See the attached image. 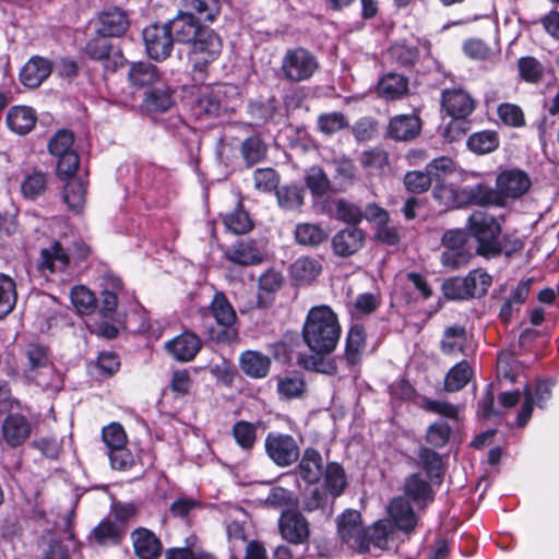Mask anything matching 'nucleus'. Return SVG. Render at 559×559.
<instances>
[{
    "instance_id": "nucleus-53",
    "label": "nucleus",
    "mask_w": 559,
    "mask_h": 559,
    "mask_svg": "<svg viewBox=\"0 0 559 559\" xmlns=\"http://www.w3.org/2000/svg\"><path fill=\"white\" fill-rule=\"evenodd\" d=\"M321 270L322 266L320 262L310 257H301L290 266L294 278L304 283L313 281L321 273Z\"/></svg>"
},
{
    "instance_id": "nucleus-52",
    "label": "nucleus",
    "mask_w": 559,
    "mask_h": 559,
    "mask_svg": "<svg viewBox=\"0 0 559 559\" xmlns=\"http://www.w3.org/2000/svg\"><path fill=\"white\" fill-rule=\"evenodd\" d=\"M225 227L236 234L242 235L249 233L253 223L249 214L243 210L241 202H238L237 207L223 216Z\"/></svg>"
},
{
    "instance_id": "nucleus-1",
    "label": "nucleus",
    "mask_w": 559,
    "mask_h": 559,
    "mask_svg": "<svg viewBox=\"0 0 559 559\" xmlns=\"http://www.w3.org/2000/svg\"><path fill=\"white\" fill-rule=\"evenodd\" d=\"M340 336L341 325L336 313L324 305L312 307L304 323L302 338L313 354H299L297 364L306 370L334 374L335 362L325 360L324 356L335 350Z\"/></svg>"
},
{
    "instance_id": "nucleus-34",
    "label": "nucleus",
    "mask_w": 559,
    "mask_h": 559,
    "mask_svg": "<svg viewBox=\"0 0 559 559\" xmlns=\"http://www.w3.org/2000/svg\"><path fill=\"white\" fill-rule=\"evenodd\" d=\"M37 121L36 112L27 106H14L7 115L8 127L16 134L24 135L31 132Z\"/></svg>"
},
{
    "instance_id": "nucleus-29",
    "label": "nucleus",
    "mask_w": 559,
    "mask_h": 559,
    "mask_svg": "<svg viewBox=\"0 0 559 559\" xmlns=\"http://www.w3.org/2000/svg\"><path fill=\"white\" fill-rule=\"evenodd\" d=\"M70 264V257L59 241H55L49 248L40 251L38 269L49 274L63 272Z\"/></svg>"
},
{
    "instance_id": "nucleus-27",
    "label": "nucleus",
    "mask_w": 559,
    "mask_h": 559,
    "mask_svg": "<svg viewBox=\"0 0 559 559\" xmlns=\"http://www.w3.org/2000/svg\"><path fill=\"white\" fill-rule=\"evenodd\" d=\"M173 105L174 91L160 82L145 92L141 106L146 112H165Z\"/></svg>"
},
{
    "instance_id": "nucleus-5",
    "label": "nucleus",
    "mask_w": 559,
    "mask_h": 559,
    "mask_svg": "<svg viewBox=\"0 0 559 559\" xmlns=\"http://www.w3.org/2000/svg\"><path fill=\"white\" fill-rule=\"evenodd\" d=\"M441 246L440 263L451 271L465 267L475 255L469 234L464 229L445 230L441 237Z\"/></svg>"
},
{
    "instance_id": "nucleus-62",
    "label": "nucleus",
    "mask_w": 559,
    "mask_h": 559,
    "mask_svg": "<svg viewBox=\"0 0 559 559\" xmlns=\"http://www.w3.org/2000/svg\"><path fill=\"white\" fill-rule=\"evenodd\" d=\"M335 215L338 219L352 226H356L364 219L361 207L344 199L335 202Z\"/></svg>"
},
{
    "instance_id": "nucleus-3",
    "label": "nucleus",
    "mask_w": 559,
    "mask_h": 559,
    "mask_svg": "<svg viewBox=\"0 0 559 559\" xmlns=\"http://www.w3.org/2000/svg\"><path fill=\"white\" fill-rule=\"evenodd\" d=\"M223 48L221 37L214 29L205 27L190 44L188 60L191 66L192 80L195 84H204L210 66L219 57Z\"/></svg>"
},
{
    "instance_id": "nucleus-2",
    "label": "nucleus",
    "mask_w": 559,
    "mask_h": 559,
    "mask_svg": "<svg viewBox=\"0 0 559 559\" xmlns=\"http://www.w3.org/2000/svg\"><path fill=\"white\" fill-rule=\"evenodd\" d=\"M199 313L202 318H206L210 313L217 324V328L204 325L210 340L218 344H231L238 341L237 313L223 292H216L209 307L200 309Z\"/></svg>"
},
{
    "instance_id": "nucleus-50",
    "label": "nucleus",
    "mask_w": 559,
    "mask_h": 559,
    "mask_svg": "<svg viewBox=\"0 0 559 559\" xmlns=\"http://www.w3.org/2000/svg\"><path fill=\"white\" fill-rule=\"evenodd\" d=\"M17 300L16 284L14 280L3 273H0V319L10 314Z\"/></svg>"
},
{
    "instance_id": "nucleus-37",
    "label": "nucleus",
    "mask_w": 559,
    "mask_h": 559,
    "mask_svg": "<svg viewBox=\"0 0 559 559\" xmlns=\"http://www.w3.org/2000/svg\"><path fill=\"white\" fill-rule=\"evenodd\" d=\"M366 346L365 329L360 324L350 326L345 344V353L343 358L348 365H356L361 360L362 352Z\"/></svg>"
},
{
    "instance_id": "nucleus-31",
    "label": "nucleus",
    "mask_w": 559,
    "mask_h": 559,
    "mask_svg": "<svg viewBox=\"0 0 559 559\" xmlns=\"http://www.w3.org/2000/svg\"><path fill=\"white\" fill-rule=\"evenodd\" d=\"M306 390L307 384L301 372L289 371L276 378V391L281 400L301 399Z\"/></svg>"
},
{
    "instance_id": "nucleus-56",
    "label": "nucleus",
    "mask_w": 559,
    "mask_h": 559,
    "mask_svg": "<svg viewBox=\"0 0 559 559\" xmlns=\"http://www.w3.org/2000/svg\"><path fill=\"white\" fill-rule=\"evenodd\" d=\"M305 183L314 197L324 195L331 188L330 179L320 166H312L306 171Z\"/></svg>"
},
{
    "instance_id": "nucleus-36",
    "label": "nucleus",
    "mask_w": 559,
    "mask_h": 559,
    "mask_svg": "<svg viewBox=\"0 0 559 559\" xmlns=\"http://www.w3.org/2000/svg\"><path fill=\"white\" fill-rule=\"evenodd\" d=\"M271 367V359L262 353L247 350L240 356V368L242 372L251 378L261 379L267 376Z\"/></svg>"
},
{
    "instance_id": "nucleus-35",
    "label": "nucleus",
    "mask_w": 559,
    "mask_h": 559,
    "mask_svg": "<svg viewBox=\"0 0 559 559\" xmlns=\"http://www.w3.org/2000/svg\"><path fill=\"white\" fill-rule=\"evenodd\" d=\"M394 532V525L388 519L379 520L366 528L365 537L367 542V552L369 551L370 546L382 550L388 549L389 540L393 538Z\"/></svg>"
},
{
    "instance_id": "nucleus-25",
    "label": "nucleus",
    "mask_w": 559,
    "mask_h": 559,
    "mask_svg": "<svg viewBox=\"0 0 559 559\" xmlns=\"http://www.w3.org/2000/svg\"><path fill=\"white\" fill-rule=\"evenodd\" d=\"M51 62L40 56L32 57L20 71V81L23 85L38 87L51 73Z\"/></svg>"
},
{
    "instance_id": "nucleus-15",
    "label": "nucleus",
    "mask_w": 559,
    "mask_h": 559,
    "mask_svg": "<svg viewBox=\"0 0 559 559\" xmlns=\"http://www.w3.org/2000/svg\"><path fill=\"white\" fill-rule=\"evenodd\" d=\"M530 176L521 169H507L496 179V190L502 204L506 199H519L531 188Z\"/></svg>"
},
{
    "instance_id": "nucleus-48",
    "label": "nucleus",
    "mask_w": 559,
    "mask_h": 559,
    "mask_svg": "<svg viewBox=\"0 0 559 559\" xmlns=\"http://www.w3.org/2000/svg\"><path fill=\"white\" fill-rule=\"evenodd\" d=\"M473 370L466 360H462L453 366L444 379V389L448 392L462 390L471 380Z\"/></svg>"
},
{
    "instance_id": "nucleus-64",
    "label": "nucleus",
    "mask_w": 559,
    "mask_h": 559,
    "mask_svg": "<svg viewBox=\"0 0 559 559\" xmlns=\"http://www.w3.org/2000/svg\"><path fill=\"white\" fill-rule=\"evenodd\" d=\"M520 76L530 83H537L542 80L544 68L534 57H522L518 61Z\"/></svg>"
},
{
    "instance_id": "nucleus-30",
    "label": "nucleus",
    "mask_w": 559,
    "mask_h": 559,
    "mask_svg": "<svg viewBox=\"0 0 559 559\" xmlns=\"http://www.w3.org/2000/svg\"><path fill=\"white\" fill-rule=\"evenodd\" d=\"M162 74L157 67L145 61L133 62L128 71V81L134 87H152L160 83Z\"/></svg>"
},
{
    "instance_id": "nucleus-39",
    "label": "nucleus",
    "mask_w": 559,
    "mask_h": 559,
    "mask_svg": "<svg viewBox=\"0 0 559 559\" xmlns=\"http://www.w3.org/2000/svg\"><path fill=\"white\" fill-rule=\"evenodd\" d=\"M26 368L24 370L26 378L33 376L34 372L45 368L52 362L49 348L39 343H31L25 348Z\"/></svg>"
},
{
    "instance_id": "nucleus-41",
    "label": "nucleus",
    "mask_w": 559,
    "mask_h": 559,
    "mask_svg": "<svg viewBox=\"0 0 559 559\" xmlns=\"http://www.w3.org/2000/svg\"><path fill=\"white\" fill-rule=\"evenodd\" d=\"M260 425V421L250 423L247 420H238L233 425L231 435L240 449L251 451L254 448Z\"/></svg>"
},
{
    "instance_id": "nucleus-17",
    "label": "nucleus",
    "mask_w": 559,
    "mask_h": 559,
    "mask_svg": "<svg viewBox=\"0 0 559 559\" xmlns=\"http://www.w3.org/2000/svg\"><path fill=\"white\" fill-rule=\"evenodd\" d=\"M167 26L174 38V41L180 44H191L206 26L201 25L197 16L191 12H179L177 16L168 21Z\"/></svg>"
},
{
    "instance_id": "nucleus-49",
    "label": "nucleus",
    "mask_w": 559,
    "mask_h": 559,
    "mask_svg": "<svg viewBox=\"0 0 559 559\" xmlns=\"http://www.w3.org/2000/svg\"><path fill=\"white\" fill-rule=\"evenodd\" d=\"M28 380L35 382L43 390L53 392L61 390L63 385V376L58 371L53 361L37 372H34Z\"/></svg>"
},
{
    "instance_id": "nucleus-19",
    "label": "nucleus",
    "mask_w": 559,
    "mask_h": 559,
    "mask_svg": "<svg viewBox=\"0 0 559 559\" xmlns=\"http://www.w3.org/2000/svg\"><path fill=\"white\" fill-rule=\"evenodd\" d=\"M131 540L134 554L139 559H158L163 554L162 540L146 527L133 530Z\"/></svg>"
},
{
    "instance_id": "nucleus-14",
    "label": "nucleus",
    "mask_w": 559,
    "mask_h": 559,
    "mask_svg": "<svg viewBox=\"0 0 559 559\" xmlns=\"http://www.w3.org/2000/svg\"><path fill=\"white\" fill-rule=\"evenodd\" d=\"M85 53L92 60L102 61L105 69L111 72L123 67L127 62L122 50L102 35L87 41Z\"/></svg>"
},
{
    "instance_id": "nucleus-60",
    "label": "nucleus",
    "mask_w": 559,
    "mask_h": 559,
    "mask_svg": "<svg viewBox=\"0 0 559 559\" xmlns=\"http://www.w3.org/2000/svg\"><path fill=\"white\" fill-rule=\"evenodd\" d=\"M417 456L420 462V466L430 477L441 478L442 457L439 453L429 448L421 447L418 450Z\"/></svg>"
},
{
    "instance_id": "nucleus-26",
    "label": "nucleus",
    "mask_w": 559,
    "mask_h": 559,
    "mask_svg": "<svg viewBox=\"0 0 559 559\" xmlns=\"http://www.w3.org/2000/svg\"><path fill=\"white\" fill-rule=\"evenodd\" d=\"M377 93L386 100L402 99L409 93L408 78L396 72H388L379 80Z\"/></svg>"
},
{
    "instance_id": "nucleus-13",
    "label": "nucleus",
    "mask_w": 559,
    "mask_h": 559,
    "mask_svg": "<svg viewBox=\"0 0 559 559\" xmlns=\"http://www.w3.org/2000/svg\"><path fill=\"white\" fill-rule=\"evenodd\" d=\"M278 531L282 538L287 543L301 545L309 539L310 523L299 511L287 509L280 515Z\"/></svg>"
},
{
    "instance_id": "nucleus-63",
    "label": "nucleus",
    "mask_w": 559,
    "mask_h": 559,
    "mask_svg": "<svg viewBox=\"0 0 559 559\" xmlns=\"http://www.w3.org/2000/svg\"><path fill=\"white\" fill-rule=\"evenodd\" d=\"M138 513L139 508L134 502L115 501L110 506V515L124 528L130 522L135 521Z\"/></svg>"
},
{
    "instance_id": "nucleus-61",
    "label": "nucleus",
    "mask_w": 559,
    "mask_h": 559,
    "mask_svg": "<svg viewBox=\"0 0 559 559\" xmlns=\"http://www.w3.org/2000/svg\"><path fill=\"white\" fill-rule=\"evenodd\" d=\"M37 559H71L69 548L58 538H43Z\"/></svg>"
},
{
    "instance_id": "nucleus-51",
    "label": "nucleus",
    "mask_w": 559,
    "mask_h": 559,
    "mask_svg": "<svg viewBox=\"0 0 559 559\" xmlns=\"http://www.w3.org/2000/svg\"><path fill=\"white\" fill-rule=\"evenodd\" d=\"M464 281L469 299L484 297L492 283L491 276L481 269L469 271L468 274L464 276Z\"/></svg>"
},
{
    "instance_id": "nucleus-43",
    "label": "nucleus",
    "mask_w": 559,
    "mask_h": 559,
    "mask_svg": "<svg viewBox=\"0 0 559 559\" xmlns=\"http://www.w3.org/2000/svg\"><path fill=\"white\" fill-rule=\"evenodd\" d=\"M499 135L496 131L484 130L468 136L466 145L468 150L477 155H485L499 147Z\"/></svg>"
},
{
    "instance_id": "nucleus-8",
    "label": "nucleus",
    "mask_w": 559,
    "mask_h": 559,
    "mask_svg": "<svg viewBox=\"0 0 559 559\" xmlns=\"http://www.w3.org/2000/svg\"><path fill=\"white\" fill-rule=\"evenodd\" d=\"M73 143L74 133L68 129L58 130L48 142L49 153L57 158V176L61 180L73 177L80 165Z\"/></svg>"
},
{
    "instance_id": "nucleus-55",
    "label": "nucleus",
    "mask_w": 559,
    "mask_h": 559,
    "mask_svg": "<svg viewBox=\"0 0 559 559\" xmlns=\"http://www.w3.org/2000/svg\"><path fill=\"white\" fill-rule=\"evenodd\" d=\"M48 177L41 170H34L26 175L21 183L22 194L26 199L35 200L41 195L47 189Z\"/></svg>"
},
{
    "instance_id": "nucleus-16",
    "label": "nucleus",
    "mask_w": 559,
    "mask_h": 559,
    "mask_svg": "<svg viewBox=\"0 0 559 559\" xmlns=\"http://www.w3.org/2000/svg\"><path fill=\"white\" fill-rule=\"evenodd\" d=\"M33 431V423L25 415L20 413L9 414L1 425V440L11 448L16 449L23 445Z\"/></svg>"
},
{
    "instance_id": "nucleus-22",
    "label": "nucleus",
    "mask_w": 559,
    "mask_h": 559,
    "mask_svg": "<svg viewBox=\"0 0 559 559\" xmlns=\"http://www.w3.org/2000/svg\"><path fill=\"white\" fill-rule=\"evenodd\" d=\"M167 352L178 361H191L202 348L200 337L192 332H183L165 345Z\"/></svg>"
},
{
    "instance_id": "nucleus-42",
    "label": "nucleus",
    "mask_w": 559,
    "mask_h": 559,
    "mask_svg": "<svg viewBox=\"0 0 559 559\" xmlns=\"http://www.w3.org/2000/svg\"><path fill=\"white\" fill-rule=\"evenodd\" d=\"M467 333L464 326L453 325L444 330L440 342V349L444 355L464 353Z\"/></svg>"
},
{
    "instance_id": "nucleus-24",
    "label": "nucleus",
    "mask_w": 559,
    "mask_h": 559,
    "mask_svg": "<svg viewBox=\"0 0 559 559\" xmlns=\"http://www.w3.org/2000/svg\"><path fill=\"white\" fill-rule=\"evenodd\" d=\"M421 132V120L416 115H397L390 119L386 134L395 141H412Z\"/></svg>"
},
{
    "instance_id": "nucleus-46",
    "label": "nucleus",
    "mask_w": 559,
    "mask_h": 559,
    "mask_svg": "<svg viewBox=\"0 0 559 559\" xmlns=\"http://www.w3.org/2000/svg\"><path fill=\"white\" fill-rule=\"evenodd\" d=\"M325 489L332 497H338L347 486L346 474L343 466L336 462L326 465L324 472Z\"/></svg>"
},
{
    "instance_id": "nucleus-18",
    "label": "nucleus",
    "mask_w": 559,
    "mask_h": 559,
    "mask_svg": "<svg viewBox=\"0 0 559 559\" xmlns=\"http://www.w3.org/2000/svg\"><path fill=\"white\" fill-rule=\"evenodd\" d=\"M441 105L453 119H466L475 109L474 98L462 88L444 90Z\"/></svg>"
},
{
    "instance_id": "nucleus-21",
    "label": "nucleus",
    "mask_w": 559,
    "mask_h": 559,
    "mask_svg": "<svg viewBox=\"0 0 559 559\" xmlns=\"http://www.w3.org/2000/svg\"><path fill=\"white\" fill-rule=\"evenodd\" d=\"M129 27L128 13L120 8L112 7L99 14L97 32L104 37H120Z\"/></svg>"
},
{
    "instance_id": "nucleus-12",
    "label": "nucleus",
    "mask_w": 559,
    "mask_h": 559,
    "mask_svg": "<svg viewBox=\"0 0 559 559\" xmlns=\"http://www.w3.org/2000/svg\"><path fill=\"white\" fill-rule=\"evenodd\" d=\"M365 531L358 511L347 510L337 519V532L342 542L361 554L367 552Z\"/></svg>"
},
{
    "instance_id": "nucleus-54",
    "label": "nucleus",
    "mask_w": 559,
    "mask_h": 559,
    "mask_svg": "<svg viewBox=\"0 0 559 559\" xmlns=\"http://www.w3.org/2000/svg\"><path fill=\"white\" fill-rule=\"evenodd\" d=\"M86 187L83 180L73 179L69 181L63 191V200L68 207L80 213L85 204Z\"/></svg>"
},
{
    "instance_id": "nucleus-9",
    "label": "nucleus",
    "mask_w": 559,
    "mask_h": 559,
    "mask_svg": "<svg viewBox=\"0 0 559 559\" xmlns=\"http://www.w3.org/2000/svg\"><path fill=\"white\" fill-rule=\"evenodd\" d=\"M267 457L278 467H288L300 457V448L296 439L288 433L271 431L264 440Z\"/></svg>"
},
{
    "instance_id": "nucleus-57",
    "label": "nucleus",
    "mask_w": 559,
    "mask_h": 559,
    "mask_svg": "<svg viewBox=\"0 0 559 559\" xmlns=\"http://www.w3.org/2000/svg\"><path fill=\"white\" fill-rule=\"evenodd\" d=\"M71 301L81 314H91L96 309V297L92 290L83 285L75 286L70 293Z\"/></svg>"
},
{
    "instance_id": "nucleus-7",
    "label": "nucleus",
    "mask_w": 559,
    "mask_h": 559,
    "mask_svg": "<svg viewBox=\"0 0 559 559\" xmlns=\"http://www.w3.org/2000/svg\"><path fill=\"white\" fill-rule=\"evenodd\" d=\"M433 197L440 200L445 199L447 203L451 200L457 205H501L497 190L486 183L466 186L459 191L444 185L436 186Z\"/></svg>"
},
{
    "instance_id": "nucleus-28",
    "label": "nucleus",
    "mask_w": 559,
    "mask_h": 559,
    "mask_svg": "<svg viewBox=\"0 0 559 559\" xmlns=\"http://www.w3.org/2000/svg\"><path fill=\"white\" fill-rule=\"evenodd\" d=\"M404 493L418 508H425L433 501V490L428 480L419 474L409 475L404 483Z\"/></svg>"
},
{
    "instance_id": "nucleus-40",
    "label": "nucleus",
    "mask_w": 559,
    "mask_h": 559,
    "mask_svg": "<svg viewBox=\"0 0 559 559\" xmlns=\"http://www.w3.org/2000/svg\"><path fill=\"white\" fill-rule=\"evenodd\" d=\"M126 534V528L110 519H104L92 532L91 538L100 546L118 545Z\"/></svg>"
},
{
    "instance_id": "nucleus-58",
    "label": "nucleus",
    "mask_w": 559,
    "mask_h": 559,
    "mask_svg": "<svg viewBox=\"0 0 559 559\" xmlns=\"http://www.w3.org/2000/svg\"><path fill=\"white\" fill-rule=\"evenodd\" d=\"M318 130L325 134L332 135L341 130L348 128L347 117L340 111L321 114L317 120Z\"/></svg>"
},
{
    "instance_id": "nucleus-10",
    "label": "nucleus",
    "mask_w": 559,
    "mask_h": 559,
    "mask_svg": "<svg viewBox=\"0 0 559 559\" xmlns=\"http://www.w3.org/2000/svg\"><path fill=\"white\" fill-rule=\"evenodd\" d=\"M226 92L223 85L203 91L191 106V112L201 121L212 120L228 111L225 100Z\"/></svg>"
},
{
    "instance_id": "nucleus-11",
    "label": "nucleus",
    "mask_w": 559,
    "mask_h": 559,
    "mask_svg": "<svg viewBox=\"0 0 559 559\" xmlns=\"http://www.w3.org/2000/svg\"><path fill=\"white\" fill-rule=\"evenodd\" d=\"M143 41L147 56L156 61L167 59L174 48V38L167 24H151L143 32Z\"/></svg>"
},
{
    "instance_id": "nucleus-32",
    "label": "nucleus",
    "mask_w": 559,
    "mask_h": 559,
    "mask_svg": "<svg viewBox=\"0 0 559 559\" xmlns=\"http://www.w3.org/2000/svg\"><path fill=\"white\" fill-rule=\"evenodd\" d=\"M297 468L302 480L308 484H317L323 476V460L320 452L313 448H307Z\"/></svg>"
},
{
    "instance_id": "nucleus-38",
    "label": "nucleus",
    "mask_w": 559,
    "mask_h": 559,
    "mask_svg": "<svg viewBox=\"0 0 559 559\" xmlns=\"http://www.w3.org/2000/svg\"><path fill=\"white\" fill-rule=\"evenodd\" d=\"M328 233L320 224L299 223L294 230L295 241L304 247H318L328 240Z\"/></svg>"
},
{
    "instance_id": "nucleus-23",
    "label": "nucleus",
    "mask_w": 559,
    "mask_h": 559,
    "mask_svg": "<svg viewBox=\"0 0 559 559\" xmlns=\"http://www.w3.org/2000/svg\"><path fill=\"white\" fill-rule=\"evenodd\" d=\"M388 512L394 528L396 527L405 534H411L415 531L418 519L409 501L405 497H396L392 499L389 504Z\"/></svg>"
},
{
    "instance_id": "nucleus-47",
    "label": "nucleus",
    "mask_w": 559,
    "mask_h": 559,
    "mask_svg": "<svg viewBox=\"0 0 559 559\" xmlns=\"http://www.w3.org/2000/svg\"><path fill=\"white\" fill-rule=\"evenodd\" d=\"M187 12L197 15L199 21L213 22L221 11L219 0H183Z\"/></svg>"
},
{
    "instance_id": "nucleus-59",
    "label": "nucleus",
    "mask_w": 559,
    "mask_h": 559,
    "mask_svg": "<svg viewBox=\"0 0 559 559\" xmlns=\"http://www.w3.org/2000/svg\"><path fill=\"white\" fill-rule=\"evenodd\" d=\"M281 180L280 174L271 167L257 168L253 171L254 188L259 191L271 193L278 188Z\"/></svg>"
},
{
    "instance_id": "nucleus-6",
    "label": "nucleus",
    "mask_w": 559,
    "mask_h": 559,
    "mask_svg": "<svg viewBox=\"0 0 559 559\" xmlns=\"http://www.w3.org/2000/svg\"><path fill=\"white\" fill-rule=\"evenodd\" d=\"M319 68L317 56L311 50L297 46L284 52L280 71L285 81L300 83L310 80Z\"/></svg>"
},
{
    "instance_id": "nucleus-20",
    "label": "nucleus",
    "mask_w": 559,
    "mask_h": 559,
    "mask_svg": "<svg viewBox=\"0 0 559 559\" xmlns=\"http://www.w3.org/2000/svg\"><path fill=\"white\" fill-rule=\"evenodd\" d=\"M334 254L346 258L358 252L365 243V233L357 226H348L337 231L332 240Z\"/></svg>"
},
{
    "instance_id": "nucleus-33",
    "label": "nucleus",
    "mask_w": 559,
    "mask_h": 559,
    "mask_svg": "<svg viewBox=\"0 0 559 559\" xmlns=\"http://www.w3.org/2000/svg\"><path fill=\"white\" fill-rule=\"evenodd\" d=\"M277 205L286 212H301L305 204V187L292 182L278 186L275 191Z\"/></svg>"
},
{
    "instance_id": "nucleus-44",
    "label": "nucleus",
    "mask_w": 559,
    "mask_h": 559,
    "mask_svg": "<svg viewBox=\"0 0 559 559\" xmlns=\"http://www.w3.org/2000/svg\"><path fill=\"white\" fill-rule=\"evenodd\" d=\"M225 257L228 261L239 265H253L262 261L259 250L254 246L245 242L230 247L225 252Z\"/></svg>"
},
{
    "instance_id": "nucleus-45",
    "label": "nucleus",
    "mask_w": 559,
    "mask_h": 559,
    "mask_svg": "<svg viewBox=\"0 0 559 559\" xmlns=\"http://www.w3.org/2000/svg\"><path fill=\"white\" fill-rule=\"evenodd\" d=\"M240 153L246 165L251 167L265 159L267 144L259 135H252L241 143Z\"/></svg>"
},
{
    "instance_id": "nucleus-4",
    "label": "nucleus",
    "mask_w": 559,
    "mask_h": 559,
    "mask_svg": "<svg viewBox=\"0 0 559 559\" xmlns=\"http://www.w3.org/2000/svg\"><path fill=\"white\" fill-rule=\"evenodd\" d=\"M469 237L477 240L476 253L487 259L502 253L500 235L501 227L496 218L483 212L473 213L467 221Z\"/></svg>"
}]
</instances>
